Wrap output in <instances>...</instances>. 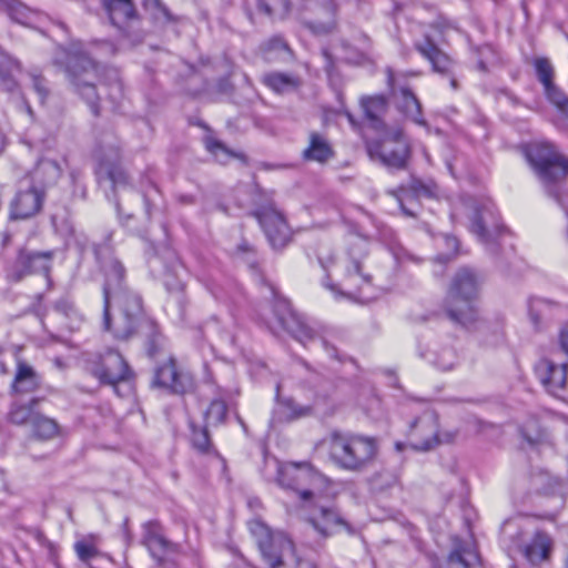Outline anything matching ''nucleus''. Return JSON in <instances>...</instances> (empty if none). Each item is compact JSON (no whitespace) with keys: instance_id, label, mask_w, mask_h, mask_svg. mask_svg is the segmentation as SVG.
<instances>
[{"instance_id":"1","label":"nucleus","mask_w":568,"mask_h":568,"mask_svg":"<svg viewBox=\"0 0 568 568\" xmlns=\"http://www.w3.org/2000/svg\"><path fill=\"white\" fill-rule=\"evenodd\" d=\"M108 81L102 80L98 65L85 54H68L65 73L74 90L85 100L94 115L99 114L97 85L110 87L113 99L122 95V83L115 70H111Z\"/></svg>"},{"instance_id":"2","label":"nucleus","mask_w":568,"mask_h":568,"mask_svg":"<svg viewBox=\"0 0 568 568\" xmlns=\"http://www.w3.org/2000/svg\"><path fill=\"white\" fill-rule=\"evenodd\" d=\"M453 220H460L468 231L484 244L493 242L503 231L495 204L486 196H466L454 206Z\"/></svg>"},{"instance_id":"3","label":"nucleus","mask_w":568,"mask_h":568,"mask_svg":"<svg viewBox=\"0 0 568 568\" xmlns=\"http://www.w3.org/2000/svg\"><path fill=\"white\" fill-rule=\"evenodd\" d=\"M332 460L342 469L362 471L377 457L378 444L374 437L334 430L327 437Z\"/></svg>"},{"instance_id":"4","label":"nucleus","mask_w":568,"mask_h":568,"mask_svg":"<svg viewBox=\"0 0 568 568\" xmlns=\"http://www.w3.org/2000/svg\"><path fill=\"white\" fill-rule=\"evenodd\" d=\"M335 270L341 276L338 283L334 284L329 278L323 282L335 298L357 302L368 300L366 293L371 290L372 276L365 272L361 257L349 253L337 261Z\"/></svg>"},{"instance_id":"5","label":"nucleus","mask_w":568,"mask_h":568,"mask_svg":"<svg viewBox=\"0 0 568 568\" xmlns=\"http://www.w3.org/2000/svg\"><path fill=\"white\" fill-rule=\"evenodd\" d=\"M247 525L270 568H281L295 549L291 538L281 530H272L260 518L252 519Z\"/></svg>"},{"instance_id":"6","label":"nucleus","mask_w":568,"mask_h":568,"mask_svg":"<svg viewBox=\"0 0 568 568\" xmlns=\"http://www.w3.org/2000/svg\"><path fill=\"white\" fill-rule=\"evenodd\" d=\"M480 281L468 268L459 270L452 280L445 302L446 314L450 320H460L473 312L470 301L478 296Z\"/></svg>"},{"instance_id":"7","label":"nucleus","mask_w":568,"mask_h":568,"mask_svg":"<svg viewBox=\"0 0 568 568\" xmlns=\"http://www.w3.org/2000/svg\"><path fill=\"white\" fill-rule=\"evenodd\" d=\"M324 481V477L307 463H288L278 466L277 483L286 489H292L305 503L315 497V488Z\"/></svg>"},{"instance_id":"8","label":"nucleus","mask_w":568,"mask_h":568,"mask_svg":"<svg viewBox=\"0 0 568 568\" xmlns=\"http://www.w3.org/2000/svg\"><path fill=\"white\" fill-rule=\"evenodd\" d=\"M88 371L101 384L111 385L115 390L119 383L128 382L134 377V373L124 357L114 349H108L104 354L89 358Z\"/></svg>"},{"instance_id":"9","label":"nucleus","mask_w":568,"mask_h":568,"mask_svg":"<svg viewBox=\"0 0 568 568\" xmlns=\"http://www.w3.org/2000/svg\"><path fill=\"white\" fill-rule=\"evenodd\" d=\"M277 403L273 410L272 424L292 422L302 417L310 416L314 412L323 415H331L335 412L337 403L332 395L317 394L313 405H300L293 398H280V390L276 394Z\"/></svg>"},{"instance_id":"10","label":"nucleus","mask_w":568,"mask_h":568,"mask_svg":"<svg viewBox=\"0 0 568 568\" xmlns=\"http://www.w3.org/2000/svg\"><path fill=\"white\" fill-rule=\"evenodd\" d=\"M367 151L372 159L393 169H404L410 152L407 139L399 129L386 132L379 141L369 143Z\"/></svg>"},{"instance_id":"11","label":"nucleus","mask_w":568,"mask_h":568,"mask_svg":"<svg viewBox=\"0 0 568 568\" xmlns=\"http://www.w3.org/2000/svg\"><path fill=\"white\" fill-rule=\"evenodd\" d=\"M53 256V251H29L21 247L8 268L7 276L11 282H19L33 273H43L48 276Z\"/></svg>"},{"instance_id":"12","label":"nucleus","mask_w":568,"mask_h":568,"mask_svg":"<svg viewBox=\"0 0 568 568\" xmlns=\"http://www.w3.org/2000/svg\"><path fill=\"white\" fill-rule=\"evenodd\" d=\"M141 544L148 549L159 568H166L169 565L166 555L176 554L180 549L178 544L165 537L163 526L159 520H149L142 525Z\"/></svg>"},{"instance_id":"13","label":"nucleus","mask_w":568,"mask_h":568,"mask_svg":"<svg viewBox=\"0 0 568 568\" xmlns=\"http://www.w3.org/2000/svg\"><path fill=\"white\" fill-rule=\"evenodd\" d=\"M408 445L417 452H428L438 446V415L435 410H425L415 418L408 430Z\"/></svg>"},{"instance_id":"14","label":"nucleus","mask_w":568,"mask_h":568,"mask_svg":"<svg viewBox=\"0 0 568 568\" xmlns=\"http://www.w3.org/2000/svg\"><path fill=\"white\" fill-rule=\"evenodd\" d=\"M95 173L99 180H108L113 187L126 183V174L122 170L121 152L113 144L101 145L94 151Z\"/></svg>"},{"instance_id":"15","label":"nucleus","mask_w":568,"mask_h":568,"mask_svg":"<svg viewBox=\"0 0 568 568\" xmlns=\"http://www.w3.org/2000/svg\"><path fill=\"white\" fill-rule=\"evenodd\" d=\"M567 369V363H558L552 357H544L535 366L538 381L552 396H560L566 389Z\"/></svg>"},{"instance_id":"16","label":"nucleus","mask_w":568,"mask_h":568,"mask_svg":"<svg viewBox=\"0 0 568 568\" xmlns=\"http://www.w3.org/2000/svg\"><path fill=\"white\" fill-rule=\"evenodd\" d=\"M415 48L432 64L435 72L450 77V85L454 90L458 88L453 77L454 60L438 48L433 34H425L422 40L415 42Z\"/></svg>"},{"instance_id":"17","label":"nucleus","mask_w":568,"mask_h":568,"mask_svg":"<svg viewBox=\"0 0 568 568\" xmlns=\"http://www.w3.org/2000/svg\"><path fill=\"white\" fill-rule=\"evenodd\" d=\"M256 217L274 248H281L288 243L291 231L280 211L273 206L263 207L256 213Z\"/></svg>"},{"instance_id":"18","label":"nucleus","mask_w":568,"mask_h":568,"mask_svg":"<svg viewBox=\"0 0 568 568\" xmlns=\"http://www.w3.org/2000/svg\"><path fill=\"white\" fill-rule=\"evenodd\" d=\"M44 202L43 191L30 186L19 190L10 204L11 220H28L40 213Z\"/></svg>"},{"instance_id":"19","label":"nucleus","mask_w":568,"mask_h":568,"mask_svg":"<svg viewBox=\"0 0 568 568\" xmlns=\"http://www.w3.org/2000/svg\"><path fill=\"white\" fill-rule=\"evenodd\" d=\"M101 265L105 276V282L103 286V315L104 320H110V305L112 303L113 297L122 293L121 290L124 280L125 268L122 265V263L113 256H109L108 258L102 261Z\"/></svg>"},{"instance_id":"20","label":"nucleus","mask_w":568,"mask_h":568,"mask_svg":"<svg viewBox=\"0 0 568 568\" xmlns=\"http://www.w3.org/2000/svg\"><path fill=\"white\" fill-rule=\"evenodd\" d=\"M152 385L172 393L183 394L192 387V381L187 375L178 371L175 361L171 357L168 363L155 369Z\"/></svg>"},{"instance_id":"21","label":"nucleus","mask_w":568,"mask_h":568,"mask_svg":"<svg viewBox=\"0 0 568 568\" xmlns=\"http://www.w3.org/2000/svg\"><path fill=\"white\" fill-rule=\"evenodd\" d=\"M308 523L323 538L332 536L341 527L348 528V524L335 508L323 505L314 506L310 514Z\"/></svg>"},{"instance_id":"22","label":"nucleus","mask_w":568,"mask_h":568,"mask_svg":"<svg viewBox=\"0 0 568 568\" xmlns=\"http://www.w3.org/2000/svg\"><path fill=\"white\" fill-rule=\"evenodd\" d=\"M552 546L551 537L542 530L536 531L526 545H518L525 559L532 566H539L548 561L551 556Z\"/></svg>"},{"instance_id":"23","label":"nucleus","mask_w":568,"mask_h":568,"mask_svg":"<svg viewBox=\"0 0 568 568\" xmlns=\"http://www.w3.org/2000/svg\"><path fill=\"white\" fill-rule=\"evenodd\" d=\"M267 328L276 336H281L282 332H287L293 338L302 344L313 341L316 332L307 324V322H266Z\"/></svg>"},{"instance_id":"24","label":"nucleus","mask_w":568,"mask_h":568,"mask_svg":"<svg viewBox=\"0 0 568 568\" xmlns=\"http://www.w3.org/2000/svg\"><path fill=\"white\" fill-rule=\"evenodd\" d=\"M333 156L334 151L328 140L317 132H312L310 134L308 145L303 151L304 160L323 164Z\"/></svg>"},{"instance_id":"25","label":"nucleus","mask_w":568,"mask_h":568,"mask_svg":"<svg viewBox=\"0 0 568 568\" xmlns=\"http://www.w3.org/2000/svg\"><path fill=\"white\" fill-rule=\"evenodd\" d=\"M20 71V63L0 48V87L13 93L18 89L16 78Z\"/></svg>"},{"instance_id":"26","label":"nucleus","mask_w":568,"mask_h":568,"mask_svg":"<svg viewBox=\"0 0 568 568\" xmlns=\"http://www.w3.org/2000/svg\"><path fill=\"white\" fill-rule=\"evenodd\" d=\"M112 24L122 29V24L135 19V9L132 0H103Z\"/></svg>"},{"instance_id":"27","label":"nucleus","mask_w":568,"mask_h":568,"mask_svg":"<svg viewBox=\"0 0 568 568\" xmlns=\"http://www.w3.org/2000/svg\"><path fill=\"white\" fill-rule=\"evenodd\" d=\"M140 331L145 337L146 352L150 357H155L165 349L168 341L156 322H142Z\"/></svg>"},{"instance_id":"28","label":"nucleus","mask_w":568,"mask_h":568,"mask_svg":"<svg viewBox=\"0 0 568 568\" xmlns=\"http://www.w3.org/2000/svg\"><path fill=\"white\" fill-rule=\"evenodd\" d=\"M120 315L125 320H138L144 315L142 298L132 292H122L115 295Z\"/></svg>"},{"instance_id":"29","label":"nucleus","mask_w":568,"mask_h":568,"mask_svg":"<svg viewBox=\"0 0 568 568\" xmlns=\"http://www.w3.org/2000/svg\"><path fill=\"white\" fill-rule=\"evenodd\" d=\"M398 108L413 122L418 125L427 126V122L422 114V105L416 95L408 89L402 88L398 98Z\"/></svg>"},{"instance_id":"30","label":"nucleus","mask_w":568,"mask_h":568,"mask_svg":"<svg viewBox=\"0 0 568 568\" xmlns=\"http://www.w3.org/2000/svg\"><path fill=\"white\" fill-rule=\"evenodd\" d=\"M528 315L531 320H541L544 317H559L565 316V308L551 301L530 297L527 303Z\"/></svg>"},{"instance_id":"31","label":"nucleus","mask_w":568,"mask_h":568,"mask_svg":"<svg viewBox=\"0 0 568 568\" xmlns=\"http://www.w3.org/2000/svg\"><path fill=\"white\" fill-rule=\"evenodd\" d=\"M9 17L27 27L36 28L38 22L42 19L40 13H37L27 8L19 0H3Z\"/></svg>"},{"instance_id":"32","label":"nucleus","mask_w":568,"mask_h":568,"mask_svg":"<svg viewBox=\"0 0 568 568\" xmlns=\"http://www.w3.org/2000/svg\"><path fill=\"white\" fill-rule=\"evenodd\" d=\"M361 104L369 124L375 129H379L382 126V118L387 110L386 99L383 95L364 98Z\"/></svg>"},{"instance_id":"33","label":"nucleus","mask_w":568,"mask_h":568,"mask_svg":"<svg viewBox=\"0 0 568 568\" xmlns=\"http://www.w3.org/2000/svg\"><path fill=\"white\" fill-rule=\"evenodd\" d=\"M40 386V377L34 369L27 364H19L13 381V389L17 393H32Z\"/></svg>"},{"instance_id":"34","label":"nucleus","mask_w":568,"mask_h":568,"mask_svg":"<svg viewBox=\"0 0 568 568\" xmlns=\"http://www.w3.org/2000/svg\"><path fill=\"white\" fill-rule=\"evenodd\" d=\"M479 562V555L470 545L455 548L446 561L447 565H459L462 568H474Z\"/></svg>"},{"instance_id":"35","label":"nucleus","mask_w":568,"mask_h":568,"mask_svg":"<svg viewBox=\"0 0 568 568\" xmlns=\"http://www.w3.org/2000/svg\"><path fill=\"white\" fill-rule=\"evenodd\" d=\"M33 435L41 440H50L60 435V427L58 423L43 415L37 414L32 418Z\"/></svg>"},{"instance_id":"36","label":"nucleus","mask_w":568,"mask_h":568,"mask_svg":"<svg viewBox=\"0 0 568 568\" xmlns=\"http://www.w3.org/2000/svg\"><path fill=\"white\" fill-rule=\"evenodd\" d=\"M263 83L276 93H285L298 85V80L290 74L271 72L263 75Z\"/></svg>"},{"instance_id":"37","label":"nucleus","mask_w":568,"mask_h":568,"mask_svg":"<svg viewBox=\"0 0 568 568\" xmlns=\"http://www.w3.org/2000/svg\"><path fill=\"white\" fill-rule=\"evenodd\" d=\"M428 361L442 371H452L459 363V356L453 346H442L434 351Z\"/></svg>"},{"instance_id":"38","label":"nucleus","mask_w":568,"mask_h":568,"mask_svg":"<svg viewBox=\"0 0 568 568\" xmlns=\"http://www.w3.org/2000/svg\"><path fill=\"white\" fill-rule=\"evenodd\" d=\"M544 94L546 100L556 109L558 115L568 121V95L557 84L545 89Z\"/></svg>"},{"instance_id":"39","label":"nucleus","mask_w":568,"mask_h":568,"mask_svg":"<svg viewBox=\"0 0 568 568\" xmlns=\"http://www.w3.org/2000/svg\"><path fill=\"white\" fill-rule=\"evenodd\" d=\"M38 403V399L33 398L28 404H16L11 407L8 418L16 425H23L26 423L32 424V418L37 416L33 410V406Z\"/></svg>"},{"instance_id":"40","label":"nucleus","mask_w":568,"mask_h":568,"mask_svg":"<svg viewBox=\"0 0 568 568\" xmlns=\"http://www.w3.org/2000/svg\"><path fill=\"white\" fill-rule=\"evenodd\" d=\"M532 65L535 68L537 79L541 83L544 90L556 84L554 81L555 69L547 58H535L532 61Z\"/></svg>"},{"instance_id":"41","label":"nucleus","mask_w":568,"mask_h":568,"mask_svg":"<svg viewBox=\"0 0 568 568\" xmlns=\"http://www.w3.org/2000/svg\"><path fill=\"white\" fill-rule=\"evenodd\" d=\"M410 193L414 196H432L434 194L432 187L429 185L424 184L420 181H413L408 190L400 189L399 195H398V202H399V205L402 207V211L406 215H414L415 214L413 210H408L404 205V200L406 197H409Z\"/></svg>"},{"instance_id":"42","label":"nucleus","mask_w":568,"mask_h":568,"mask_svg":"<svg viewBox=\"0 0 568 568\" xmlns=\"http://www.w3.org/2000/svg\"><path fill=\"white\" fill-rule=\"evenodd\" d=\"M143 6L159 23L166 24L178 21L161 0H143Z\"/></svg>"},{"instance_id":"43","label":"nucleus","mask_w":568,"mask_h":568,"mask_svg":"<svg viewBox=\"0 0 568 568\" xmlns=\"http://www.w3.org/2000/svg\"><path fill=\"white\" fill-rule=\"evenodd\" d=\"M227 413V406L224 399L215 398L205 410L206 426H215L224 422Z\"/></svg>"},{"instance_id":"44","label":"nucleus","mask_w":568,"mask_h":568,"mask_svg":"<svg viewBox=\"0 0 568 568\" xmlns=\"http://www.w3.org/2000/svg\"><path fill=\"white\" fill-rule=\"evenodd\" d=\"M192 434V446L201 454H210L214 450L206 427L197 428L193 423L190 424Z\"/></svg>"},{"instance_id":"45","label":"nucleus","mask_w":568,"mask_h":568,"mask_svg":"<svg viewBox=\"0 0 568 568\" xmlns=\"http://www.w3.org/2000/svg\"><path fill=\"white\" fill-rule=\"evenodd\" d=\"M74 550L78 558L85 564L99 555L97 544L92 537L78 540L74 544Z\"/></svg>"},{"instance_id":"46","label":"nucleus","mask_w":568,"mask_h":568,"mask_svg":"<svg viewBox=\"0 0 568 568\" xmlns=\"http://www.w3.org/2000/svg\"><path fill=\"white\" fill-rule=\"evenodd\" d=\"M398 481L397 473L389 469H382L374 474L371 478V484L376 490H385L393 487Z\"/></svg>"},{"instance_id":"47","label":"nucleus","mask_w":568,"mask_h":568,"mask_svg":"<svg viewBox=\"0 0 568 568\" xmlns=\"http://www.w3.org/2000/svg\"><path fill=\"white\" fill-rule=\"evenodd\" d=\"M103 328L121 341L130 338L135 329L133 322H103Z\"/></svg>"},{"instance_id":"48","label":"nucleus","mask_w":568,"mask_h":568,"mask_svg":"<svg viewBox=\"0 0 568 568\" xmlns=\"http://www.w3.org/2000/svg\"><path fill=\"white\" fill-rule=\"evenodd\" d=\"M273 307L277 320H288L296 317V312L292 307L291 302L284 297H276Z\"/></svg>"},{"instance_id":"49","label":"nucleus","mask_w":568,"mask_h":568,"mask_svg":"<svg viewBox=\"0 0 568 568\" xmlns=\"http://www.w3.org/2000/svg\"><path fill=\"white\" fill-rule=\"evenodd\" d=\"M445 246L448 248V253L439 254L435 257V261L438 263H446L450 260L453 255L457 253L458 250V240L450 235H443L442 239Z\"/></svg>"},{"instance_id":"50","label":"nucleus","mask_w":568,"mask_h":568,"mask_svg":"<svg viewBox=\"0 0 568 568\" xmlns=\"http://www.w3.org/2000/svg\"><path fill=\"white\" fill-rule=\"evenodd\" d=\"M263 51H264V54H265V58L267 60H271L272 59V52H283V53H287L288 52V47L287 44L284 42V40L280 37H274L272 39H270L263 47Z\"/></svg>"},{"instance_id":"51","label":"nucleus","mask_w":568,"mask_h":568,"mask_svg":"<svg viewBox=\"0 0 568 568\" xmlns=\"http://www.w3.org/2000/svg\"><path fill=\"white\" fill-rule=\"evenodd\" d=\"M30 80L32 81V85L34 91L38 93L40 102H44L48 97V89L45 87V80L42 78L40 73L37 71H30L28 73Z\"/></svg>"},{"instance_id":"52","label":"nucleus","mask_w":568,"mask_h":568,"mask_svg":"<svg viewBox=\"0 0 568 568\" xmlns=\"http://www.w3.org/2000/svg\"><path fill=\"white\" fill-rule=\"evenodd\" d=\"M281 568H316V566L313 561L300 557L294 549L292 556L287 557Z\"/></svg>"},{"instance_id":"53","label":"nucleus","mask_w":568,"mask_h":568,"mask_svg":"<svg viewBox=\"0 0 568 568\" xmlns=\"http://www.w3.org/2000/svg\"><path fill=\"white\" fill-rule=\"evenodd\" d=\"M258 3L267 14H272L278 9H287V0H258Z\"/></svg>"},{"instance_id":"54","label":"nucleus","mask_w":568,"mask_h":568,"mask_svg":"<svg viewBox=\"0 0 568 568\" xmlns=\"http://www.w3.org/2000/svg\"><path fill=\"white\" fill-rule=\"evenodd\" d=\"M458 434H459V432L456 428L444 429V430L438 429V445L454 443L455 439L457 438Z\"/></svg>"},{"instance_id":"55","label":"nucleus","mask_w":568,"mask_h":568,"mask_svg":"<svg viewBox=\"0 0 568 568\" xmlns=\"http://www.w3.org/2000/svg\"><path fill=\"white\" fill-rule=\"evenodd\" d=\"M39 170H42V171H50L51 173V176L53 179L58 178L60 175V168L59 165L53 162V161H49V160H43L39 163Z\"/></svg>"},{"instance_id":"56","label":"nucleus","mask_w":568,"mask_h":568,"mask_svg":"<svg viewBox=\"0 0 568 568\" xmlns=\"http://www.w3.org/2000/svg\"><path fill=\"white\" fill-rule=\"evenodd\" d=\"M55 310L59 316L72 317L77 315L75 310L68 302L58 303Z\"/></svg>"},{"instance_id":"57","label":"nucleus","mask_w":568,"mask_h":568,"mask_svg":"<svg viewBox=\"0 0 568 568\" xmlns=\"http://www.w3.org/2000/svg\"><path fill=\"white\" fill-rule=\"evenodd\" d=\"M206 149L214 155H217L219 152H223L229 154L225 148L216 140L207 139L206 140Z\"/></svg>"},{"instance_id":"58","label":"nucleus","mask_w":568,"mask_h":568,"mask_svg":"<svg viewBox=\"0 0 568 568\" xmlns=\"http://www.w3.org/2000/svg\"><path fill=\"white\" fill-rule=\"evenodd\" d=\"M559 344L561 349L568 355V323L561 328L559 333Z\"/></svg>"},{"instance_id":"59","label":"nucleus","mask_w":568,"mask_h":568,"mask_svg":"<svg viewBox=\"0 0 568 568\" xmlns=\"http://www.w3.org/2000/svg\"><path fill=\"white\" fill-rule=\"evenodd\" d=\"M322 343L329 357L342 361V358L337 354V349L334 346L328 345V343L325 339H323Z\"/></svg>"},{"instance_id":"60","label":"nucleus","mask_w":568,"mask_h":568,"mask_svg":"<svg viewBox=\"0 0 568 568\" xmlns=\"http://www.w3.org/2000/svg\"><path fill=\"white\" fill-rule=\"evenodd\" d=\"M323 55H324L325 61H326L325 69L329 73L332 71L333 64H334L333 57H332V54L326 49L323 50Z\"/></svg>"},{"instance_id":"61","label":"nucleus","mask_w":568,"mask_h":568,"mask_svg":"<svg viewBox=\"0 0 568 568\" xmlns=\"http://www.w3.org/2000/svg\"><path fill=\"white\" fill-rule=\"evenodd\" d=\"M165 285H166V287H168L170 291H175L176 293L182 292V291H183V288H184V285H183L182 283H180V282H179L176 285L172 286V285L170 284V282H169V281H166V282H165Z\"/></svg>"},{"instance_id":"62","label":"nucleus","mask_w":568,"mask_h":568,"mask_svg":"<svg viewBox=\"0 0 568 568\" xmlns=\"http://www.w3.org/2000/svg\"><path fill=\"white\" fill-rule=\"evenodd\" d=\"M414 197H415V196L410 194V196H409V197H406V199L404 200V205L406 206V209L415 211V210H414L415 204H414V202H413ZM414 213H416V212H414ZM415 215H416V214H414L413 216H415Z\"/></svg>"},{"instance_id":"63","label":"nucleus","mask_w":568,"mask_h":568,"mask_svg":"<svg viewBox=\"0 0 568 568\" xmlns=\"http://www.w3.org/2000/svg\"><path fill=\"white\" fill-rule=\"evenodd\" d=\"M0 481L2 484L3 489H8V480H7V471L0 468Z\"/></svg>"},{"instance_id":"64","label":"nucleus","mask_w":568,"mask_h":568,"mask_svg":"<svg viewBox=\"0 0 568 568\" xmlns=\"http://www.w3.org/2000/svg\"><path fill=\"white\" fill-rule=\"evenodd\" d=\"M53 363H54V365H55L58 368H60V369H62V368H64V367H65L64 362H63V361H62V358H60V357H55V358L53 359Z\"/></svg>"}]
</instances>
